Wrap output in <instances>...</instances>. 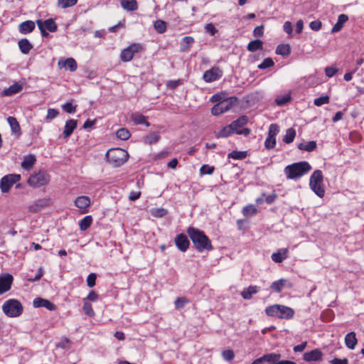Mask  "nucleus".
I'll use <instances>...</instances> for the list:
<instances>
[{
    "instance_id": "1",
    "label": "nucleus",
    "mask_w": 364,
    "mask_h": 364,
    "mask_svg": "<svg viewBox=\"0 0 364 364\" xmlns=\"http://www.w3.org/2000/svg\"><path fill=\"white\" fill-rule=\"evenodd\" d=\"M186 232L198 252H203L204 250L210 251L213 249L211 240L204 231L190 226L187 228Z\"/></svg>"
},
{
    "instance_id": "2",
    "label": "nucleus",
    "mask_w": 364,
    "mask_h": 364,
    "mask_svg": "<svg viewBox=\"0 0 364 364\" xmlns=\"http://www.w3.org/2000/svg\"><path fill=\"white\" fill-rule=\"evenodd\" d=\"M311 168L308 161H302L287 166L284 169V172L287 179L297 180L307 174Z\"/></svg>"
},
{
    "instance_id": "3",
    "label": "nucleus",
    "mask_w": 364,
    "mask_h": 364,
    "mask_svg": "<svg viewBox=\"0 0 364 364\" xmlns=\"http://www.w3.org/2000/svg\"><path fill=\"white\" fill-rule=\"evenodd\" d=\"M265 314L268 316L289 320L294 317V311L289 306L281 304H273L265 309Z\"/></svg>"
},
{
    "instance_id": "4",
    "label": "nucleus",
    "mask_w": 364,
    "mask_h": 364,
    "mask_svg": "<svg viewBox=\"0 0 364 364\" xmlns=\"http://www.w3.org/2000/svg\"><path fill=\"white\" fill-rule=\"evenodd\" d=\"M106 158L112 166L119 167L128 160L129 154L121 148L111 149L107 151Z\"/></svg>"
},
{
    "instance_id": "5",
    "label": "nucleus",
    "mask_w": 364,
    "mask_h": 364,
    "mask_svg": "<svg viewBox=\"0 0 364 364\" xmlns=\"http://www.w3.org/2000/svg\"><path fill=\"white\" fill-rule=\"evenodd\" d=\"M2 311L6 316L15 318L22 314L23 307L18 299H9L4 302Z\"/></svg>"
},
{
    "instance_id": "6",
    "label": "nucleus",
    "mask_w": 364,
    "mask_h": 364,
    "mask_svg": "<svg viewBox=\"0 0 364 364\" xmlns=\"http://www.w3.org/2000/svg\"><path fill=\"white\" fill-rule=\"evenodd\" d=\"M323 176L321 170H316L313 172L309 179V186L313 192L319 198L325 195L323 186Z\"/></svg>"
},
{
    "instance_id": "7",
    "label": "nucleus",
    "mask_w": 364,
    "mask_h": 364,
    "mask_svg": "<svg viewBox=\"0 0 364 364\" xmlns=\"http://www.w3.org/2000/svg\"><path fill=\"white\" fill-rule=\"evenodd\" d=\"M50 181V174L45 170H39L29 176L27 183L33 188H39L48 185Z\"/></svg>"
},
{
    "instance_id": "8",
    "label": "nucleus",
    "mask_w": 364,
    "mask_h": 364,
    "mask_svg": "<svg viewBox=\"0 0 364 364\" xmlns=\"http://www.w3.org/2000/svg\"><path fill=\"white\" fill-rule=\"evenodd\" d=\"M144 50V47L141 43H132L121 51L119 55L120 60L124 63L129 62L133 59L135 54L141 53Z\"/></svg>"
},
{
    "instance_id": "9",
    "label": "nucleus",
    "mask_w": 364,
    "mask_h": 364,
    "mask_svg": "<svg viewBox=\"0 0 364 364\" xmlns=\"http://www.w3.org/2000/svg\"><path fill=\"white\" fill-rule=\"evenodd\" d=\"M237 98L235 97L223 100L215 104L211 109V113L214 116H219L227 111L230 110L237 102Z\"/></svg>"
},
{
    "instance_id": "10",
    "label": "nucleus",
    "mask_w": 364,
    "mask_h": 364,
    "mask_svg": "<svg viewBox=\"0 0 364 364\" xmlns=\"http://www.w3.org/2000/svg\"><path fill=\"white\" fill-rule=\"evenodd\" d=\"M21 180V175L13 173L3 176L0 180V189L2 193H8L14 184Z\"/></svg>"
},
{
    "instance_id": "11",
    "label": "nucleus",
    "mask_w": 364,
    "mask_h": 364,
    "mask_svg": "<svg viewBox=\"0 0 364 364\" xmlns=\"http://www.w3.org/2000/svg\"><path fill=\"white\" fill-rule=\"evenodd\" d=\"M37 26L41 31V35L44 37L48 36L47 30L50 32H55L58 30V26L53 18H48L46 21L38 19L36 21Z\"/></svg>"
},
{
    "instance_id": "12",
    "label": "nucleus",
    "mask_w": 364,
    "mask_h": 364,
    "mask_svg": "<svg viewBox=\"0 0 364 364\" xmlns=\"http://www.w3.org/2000/svg\"><path fill=\"white\" fill-rule=\"evenodd\" d=\"M279 132V127L277 124H271L269 127L267 137L264 141L267 149H273L277 144L276 136Z\"/></svg>"
},
{
    "instance_id": "13",
    "label": "nucleus",
    "mask_w": 364,
    "mask_h": 364,
    "mask_svg": "<svg viewBox=\"0 0 364 364\" xmlns=\"http://www.w3.org/2000/svg\"><path fill=\"white\" fill-rule=\"evenodd\" d=\"M223 75V71L220 68L213 66L210 69L205 71L203 75V80L205 82L210 83L220 80Z\"/></svg>"
},
{
    "instance_id": "14",
    "label": "nucleus",
    "mask_w": 364,
    "mask_h": 364,
    "mask_svg": "<svg viewBox=\"0 0 364 364\" xmlns=\"http://www.w3.org/2000/svg\"><path fill=\"white\" fill-rule=\"evenodd\" d=\"M14 282V277L11 274H5L0 276V295L9 291L11 289Z\"/></svg>"
},
{
    "instance_id": "15",
    "label": "nucleus",
    "mask_w": 364,
    "mask_h": 364,
    "mask_svg": "<svg viewBox=\"0 0 364 364\" xmlns=\"http://www.w3.org/2000/svg\"><path fill=\"white\" fill-rule=\"evenodd\" d=\"M174 243L178 250L182 252H186L190 247V241L183 233L176 235L174 238Z\"/></svg>"
},
{
    "instance_id": "16",
    "label": "nucleus",
    "mask_w": 364,
    "mask_h": 364,
    "mask_svg": "<svg viewBox=\"0 0 364 364\" xmlns=\"http://www.w3.org/2000/svg\"><path fill=\"white\" fill-rule=\"evenodd\" d=\"M75 205L80 210L82 214L88 213V208L91 205V200L89 196H80L74 200Z\"/></svg>"
},
{
    "instance_id": "17",
    "label": "nucleus",
    "mask_w": 364,
    "mask_h": 364,
    "mask_svg": "<svg viewBox=\"0 0 364 364\" xmlns=\"http://www.w3.org/2000/svg\"><path fill=\"white\" fill-rule=\"evenodd\" d=\"M33 305L35 308L45 307L48 310L55 311L56 306L48 299L43 298H36L33 301Z\"/></svg>"
},
{
    "instance_id": "18",
    "label": "nucleus",
    "mask_w": 364,
    "mask_h": 364,
    "mask_svg": "<svg viewBox=\"0 0 364 364\" xmlns=\"http://www.w3.org/2000/svg\"><path fill=\"white\" fill-rule=\"evenodd\" d=\"M323 353L319 349H314L311 351L306 352L303 355V358L307 362L318 361L322 359Z\"/></svg>"
},
{
    "instance_id": "19",
    "label": "nucleus",
    "mask_w": 364,
    "mask_h": 364,
    "mask_svg": "<svg viewBox=\"0 0 364 364\" xmlns=\"http://www.w3.org/2000/svg\"><path fill=\"white\" fill-rule=\"evenodd\" d=\"M58 65L60 68H65L71 72H74L77 68V65L75 60L73 58H68L65 60H60L58 61Z\"/></svg>"
},
{
    "instance_id": "20",
    "label": "nucleus",
    "mask_w": 364,
    "mask_h": 364,
    "mask_svg": "<svg viewBox=\"0 0 364 364\" xmlns=\"http://www.w3.org/2000/svg\"><path fill=\"white\" fill-rule=\"evenodd\" d=\"M77 126V121L76 119H69L66 121L64 130L63 132L65 139L68 138L76 129Z\"/></svg>"
},
{
    "instance_id": "21",
    "label": "nucleus",
    "mask_w": 364,
    "mask_h": 364,
    "mask_svg": "<svg viewBox=\"0 0 364 364\" xmlns=\"http://www.w3.org/2000/svg\"><path fill=\"white\" fill-rule=\"evenodd\" d=\"M23 90V85L20 82H15L10 85L8 88L4 90L1 93L2 96H11L20 92Z\"/></svg>"
},
{
    "instance_id": "22",
    "label": "nucleus",
    "mask_w": 364,
    "mask_h": 364,
    "mask_svg": "<svg viewBox=\"0 0 364 364\" xmlns=\"http://www.w3.org/2000/svg\"><path fill=\"white\" fill-rule=\"evenodd\" d=\"M289 250L287 248L279 249L277 252H274L271 258L276 263H281L288 257Z\"/></svg>"
},
{
    "instance_id": "23",
    "label": "nucleus",
    "mask_w": 364,
    "mask_h": 364,
    "mask_svg": "<svg viewBox=\"0 0 364 364\" xmlns=\"http://www.w3.org/2000/svg\"><path fill=\"white\" fill-rule=\"evenodd\" d=\"M35 23L33 21L28 20L21 23L18 26V31L22 34L31 33L35 28Z\"/></svg>"
},
{
    "instance_id": "24",
    "label": "nucleus",
    "mask_w": 364,
    "mask_h": 364,
    "mask_svg": "<svg viewBox=\"0 0 364 364\" xmlns=\"http://www.w3.org/2000/svg\"><path fill=\"white\" fill-rule=\"evenodd\" d=\"M248 122V118L245 115H242L237 118L236 120L233 121L230 125L233 130L234 132L237 133V131H239L240 129L245 125H246Z\"/></svg>"
},
{
    "instance_id": "25",
    "label": "nucleus",
    "mask_w": 364,
    "mask_h": 364,
    "mask_svg": "<svg viewBox=\"0 0 364 364\" xmlns=\"http://www.w3.org/2000/svg\"><path fill=\"white\" fill-rule=\"evenodd\" d=\"M36 162V156L33 154H28L24 156L22 162L21 167L26 171H29L33 168Z\"/></svg>"
},
{
    "instance_id": "26",
    "label": "nucleus",
    "mask_w": 364,
    "mask_h": 364,
    "mask_svg": "<svg viewBox=\"0 0 364 364\" xmlns=\"http://www.w3.org/2000/svg\"><path fill=\"white\" fill-rule=\"evenodd\" d=\"M122 8L127 11H134L138 9L136 0H119Z\"/></svg>"
},
{
    "instance_id": "27",
    "label": "nucleus",
    "mask_w": 364,
    "mask_h": 364,
    "mask_svg": "<svg viewBox=\"0 0 364 364\" xmlns=\"http://www.w3.org/2000/svg\"><path fill=\"white\" fill-rule=\"evenodd\" d=\"M358 343V340L356 338V335L355 332L348 333L345 336V343L348 348L353 350L355 348L356 344Z\"/></svg>"
},
{
    "instance_id": "28",
    "label": "nucleus",
    "mask_w": 364,
    "mask_h": 364,
    "mask_svg": "<svg viewBox=\"0 0 364 364\" xmlns=\"http://www.w3.org/2000/svg\"><path fill=\"white\" fill-rule=\"evenodd\" d=\"M348 16L346 14H340L338 18V21L333 26L331 29V33H337L340 31L343 27L344 23L348 21Z\"/></svg>"
},
{
    "instance_id": "29",
    "label": "nucleus",
    "mask_w": 364,
    "mask_h": 364,
    "mask_svg": "<svg viewBox=\"0 0 364 364\" xmlns=\"http://www.w3.org/2000/svg\"><path fill=\"white\" fill-rule=\"evenodd\" d=\"M130 118L135 124H144L146 127L150 126V124L146 120V117L139 112L132 114Z\"/></svg>"
},
{
    "instance_id": "30",
    "label": "nucleus",
    "mask_w": 364,
    "mask_h": 364,
    "mask_svg": "<svg viewBox=\"0 0 364 364\" xmlns=\"http://www.w3.org/2000/svg\"><path fill=\"white\" fill-rule=\"evenodd\" d=\"M259 291V287L257 286H249L247 289H245L241 292V296L244 299L249 300L252 299V295L257 294Z\"/></svg>"
},
{
    "instance_id": "31",
    "label": "nucleus",
    "mask_w": 364,
    "mask_h": 364,
    "mask_svg": "<svg viewBox=\"0 0 364 364\" xmlns=\"http://www.w3.org/2000/svg\"><path fill=\"white\" fill-rule=\"evenodd\" d=\"M48 200L46 199H41L35 201L32 205L28 207V209L31 212L38 213L43 208L48 205Z\"/></svg>"
},
{
    "instance_id": "32",
    "label": "nucleus",
    "mask_w": 364,
    "mask_h": 364,
    "mask_svg": "<svg viewBox=\"0 0 364 364\" xmlns=\"http://www.w3.org/2000/svg\"><path fill=\"white\" fill-rule=\"evenodd\" d=\"M7 122L11 127L12 133L19 136L21 134V127L17 119L14 117H9L7 118Z\"/></svg>"
},
{
    "instance_id": "33",
    "label": "nucleus",
    "mask_w": 364,
    "mask_h": 364,
    "mask_svg": "<svg viewBox=\"0 0 364 364\" xmlns=\"http://www.w3.org/2000/svg\"><path fill=\"white\" fill-rule=\"evenodd\" d=\"M194 41V38L192 36H186L183 38L181 41V51L188 52Z\"/></svg>"
},
{
    "instance_id": "34",
    "label": "nucleus",
    "mask_w": 364,
    "mask_h": 364,
    "mask_svg": "<svg viewBox=\"0 0 364 364\" xmlns=\"http://www.w3.org/2000/svg\"><path fill=\"white\" fill-rule=\"evenodd\" d=\"M18 45L21 52L23 54H28L33 48L32 44L26 38L21 39Z\"/></svg>"
},
{
    "instance_id": "35",
    "label": "nucleus",
    "mask_w": 364,
    "mask_h": 364,
    "mask_svg": "<svg viewBox=\"0 0 364 364\" xmlns=\"http://www.w3.org/2000/svg\"><path fill=\"white\" fill-rule=\"evenodd\" d=\"M297 147L299 150L311 152L316 149L317 144L315 141H310L306 144L300 143L298 144Z\"/></svg>"
},
{
    "instance_id": "36",
    "label": "nucleus",
    "mask_w": 364,
    "mask_h": 364,
    "mask_svg": "<svg viewBox=\"0 0 364 364\" xmlns=\"http://www.w3.org/2000/svg\"><path fill=\"white\" fill-rule=\"evenodd\" d=\"M247 48L250 52H255L258 50H262L263 42L259 39L251 41L248 43Z\"/></svg>"
},
{
    "instance_id": "37",
    "label": "nucleus",
    "mask_w": 364,
    "mask_h": 364,
    "mask_svg": "<svg viewBox=\"0 0 364 364\" xmlns=\"http://www.w3.org/2000/svg\"><path fill=\"white\" fill-rule=\"evenodd\" d=\"M287 279H280L273 282L270 285V289L276 293H280L283 287L285 286Z\"/></svg>"
},
{
    "instance_id": "38",
    "label": "nucleus",
    "mask_w": 364,
    "mask_h": 364,
    "mask_svg": "<svg viewBox=\"0 0 364 364\" xmlns=\"http://www.w3.org/2000/svg\"><path fill=\"white\" fill-rule=\"evenodd\" d=\"M258 210L257 207L253 204H248L243 207L242 213L245 217H250L255 215L257 213Z\"/></svg>"
},
{
    "instance_id": "39",
    "label": "nucleus",
    "mask_w": 364,
    "mask_h": 364,
    "mask_svg": "<svg viewBox=\"0 0 364 364\" xmlns=\"http://www.w3.org/2000/svg\"><path fill=\"white\" fill-rule=\"evenodd\" d=\"M92 217L87 215L79 222V228L80 230L85 231L88 229L92 223Z\"/></svg>"
},
{
    "instance_id": "40",
    "label": "nucleus",
    "mask_w": 364,
    "mask_h": 364,
    "mask_svg": "<svg viewBox=\"0 0 364 364\" xmlns=\"http://www.w3.org/2000/svg\"><path fill=\"white\" fill-rule=\"evenodd\" d=\"M296 132L294 128H289L286 131V134L283 138V141L286 144H290L294 141Z\"/></svg>"
},
{
    "instance_id": "41",
    "label": "nucleus",
    "mask_w": 364,
    "mask_h": 364,
    "mask_svg": "<svg viewBox=\"0 0 364 364\" xmlns=\"http://www.w3.org/2000/svg\"><path fill=\"white\" fill-rule=\"evenodd\" d=\"M291 50L289 44H279L276 48L275 53L277 55L287 56L290 54Z\"/></svg>"
},
{
    "instance_id": "42",
    "label": "nucleus",
    "mask_w": 364,
    "mask_h": 364,
    "mask_svg": "<svg viewBox=\"0 0 364 364\" xmlns=\"http://www.w3.org/2000/svg\"><path fill=\"white\" fill-rule=\"evenodd\" d=\"M154 28L158 33H164L166 31L167 23L163 20H157L154 23Z\"/></svg>"
},
{
    "instance_id": "43",
    "label": "nucleus",
    "mask_w": 364,
    "mask_h": 364,
    "mask_svg": "<svg viewBox=\"0 0 364 364\" xmlns=\"http://www.w3.org/2000/svg\"><path fill=\"white\" fill-rule=\"evenodd\" d=\"M247 151H232L228 154L229 159H233L235 160H242L247 157Z\"/></svg>"
},
{
    "instance_id": "44",
    "label": "nucleus",
    "mask_w": 364,
    "mask_h": 364,
    "mask_svg": "<svg viewBox=\"0 0 364 364\" xmlns=\"http://www.w3.org/2000/svg\"><path fill=\"white\" fill-rule=\"evenodd\" d=\"M116 136L119 139L127 140L131 136V134L127 129L120 128L117 131Z\"/></svg>"
},
{
    "instance_id": "45",
    "label": "nucleus",
    "mask_w": 364,
    "mask_h": 364,
    "mask_svg": "<svg viewBox=\"0 0 364 364\" xmlns=\"http://www.w3.org/2000/svg\"><path fill=\"white\" fill-rule=\"evenodd\" d=\"M160 139V135L157 132H151L145 136V141L149 144L156 143Z\"/></svg>"
},
{
    "instance_id": "46",
    "label": "nucleus",
    "mask_w": 364,
    "mask_h": 364,
    "mask_svg": "<svg viewBox=\"0 0 364 364\" xmlns=\"http://www.w3.org/2000/svg\"><path fill=\"white\" fill-rule=\"evenodd\" d=\"M291 100V97L289 94H287L282 96H279L276 98L275 102L279 106H282L288 102H289Z\"/></svg>"
},
{
    "instance_id": "47",
    "label": "nucleus",
    "mask_w": 364,
    "mask_h": 364,
    "mask_svg": "<svg viewBox=\"0 0 364 364\" xmlns=\"http://www.w3.org/2000/svg\"><path fill=\"white\" fill-rule=\"evenodd\" d=\"M77 3V0H58V5L62 9L72 7Z\"/></svg>"
},
{
    "instance_id": "48",
    "label": "nucleus",
    "mask_w": 364,
    "mask_h": 364,
    "mask_svg": "<svg viewBox=\"0 0 364 364\" xmlns=\"http://www.w3.org/2000/svg\"><path fill=\"white\" fill-rule=\"evenodd\" d=\"M274 65L273 60L271 58H267L263 60V61L258 65L257 68L261 70H264L266 68H269L272 67Z\"/></svg>"
},
{
    "instance_id": "49",
    "label": "nucleus",
    "mask_w": 364,
    "mask_h": 364,
    "mask_svg": "<svg viewBox=\"0 0 364 364\" xmlns=\"http://www.w3.org/2000/svg\"><path fill=\"white\" fill-rule=\"evenodd\" d=\"M230 125L224 127L218 134V137H228L233 133Z\"/></svg>"
},
{
    "instance_id": "50",
    "label": "nucleus",
    "mask_w": 364,
    "mask_h": 364,
    "mask_svg": "<svg viewBox=\"0 0 364 364\" xmlns=\"http://www.w3.org/2000/svg\"><path fill=\"white\" fill-rule=\"evenodd\" d=\"M83 311L85 314L90 317H92L95 316V311L92 309V304L88 303L86 301H84L83 302V307H82Z\"/></svg>"
},
{
    "instance_id": "51",
    "label": "nucleus",
    "mask_w": 364,
    "mask_h": 364,
    "mask_svg": "<svg viewBox=\"0 0 364 364\" xmlns=\"http://www.w3.org/2000/svg\"><path fill=\"white\" fill-rule=\"evenodd\" d=\"M188 302L189 301L186 297H178L174 302L175 307L177 309H183Z\"/></svg>"
},
{
    "instance_id": "52",
    "label": "nucleus",
    "mask_w": 364,
    "mask_h": 364,
    "mask_svg": "<svg viewBox=\"0 0 364 364\" xmlns=\"http://www.w3.org/2000/svg\"><path fill=\"white\" fill-rule=\"evenodd\" d=\"M330 98L328 95L321 96L320 97L316 98L314 101V105L317 107H320L323 105H326L329 103Z\"/></svg>"
},
{
    "instance_id": "53",
    "label": "nucleus",
    "mask_w": 364,
    "mask_h": 364,
    "mask_svg": "<svg viewBox=\"0 0 364 364\" xmlns=\"http://www.w3.org/2000/svg\"><path fill=\"white\" fill-rule=\"evenodd\" d=\"M168 211L163 208H154L151 210V213L153 216L156 218H162L167 214Z\"/></svg>"
},
{
    "instance_id": "54",
    "label": "nucleus",
    "mask_w": 364,
    "mask_h": 364,
    "mask_svg": "<svg viewBox=\"0 0 364 364\" xmlns=\"http://www.w3.org/2000/svg\"><path fill=\"white\" fill-rule=\"evenodd\" d=\"M58 114H59V112L57 109H53V108H49L47 111V115L46 117V121L50 122L52 119H53L54 118L57 117L58 116Z\"/></svg>"
},
{
    "instance_id": "55",
    "label": "nucleus",
    "mask_w": 364,
    "mask_h": 364,
    "mask_svg": "<svg viewBox=\"0 0 364 364\" xmlns=\"http://www.w3.org/2000/svg\"><path fill=\"white\" fill-rule=\"evenodd\" d=\"M76 107L77 105H73L71 102H66L63 105L62 108L65 112L73 114L76 112Z\"/></svg>"
},
{
    "instance_id": "56",
    "label": "nucleus",
    "mask_w": 364,
    "mask_h": 364,
    "mask_svg": "<svg viewBox=\"0 0 364 364\" xmlns=\"http://www.w3.org/2000/svg\"><path fill=\"white\" fill-rule=\"evenodd\" d=\"M215 171L214 166H210L208 164L203 165L200 168V172L201 174H212Z\"/></svg>"
},
{
    "instance_id": "57",
    "label": "nucleus",
    "mask_w": 364,
    "mask_h": 364,
    "mask_svg": "<svg viewBox=\"0 0 364 364\" xmlns=\"http://www.w3.org/2000/svg\"><path fill=\"white\" fill-rule=\"evenodd\" d=\"M223 358L228 361H231L235 358V353L232 350L228 349L223 350L222 353Z\"/></svg>"
},
{
    "instance_id": "58",
    "label": "nucleus",
    "mask_w": 364,
    "mask_h": 364,
    "mask_svg": "<svg viewBox=\"0 0 364 364\" xmlns=\"http://www.w3.org/2000/svg\"><path fill=\"white\" fill-rule=\"evenodd\" d=\"M97 276L95 273H90L87 277V284L89 287H93L96 284Z\"/></svg>"
},
{
    "instance_id": "59",
    "label": "nucleus",
    "mask_w": 364,
    "mask_h": 364,
    "mask_svg": "<svg viewBox=\"0 0 364 364\" xmlns=\"http://www.w3.org/2000/svg\"><path fill=\"white\" fill-rule=\"evenodd\" d=\"M309 27L312 31H318L322 27V23L319 20L313 21L309 23Z\"/></svg>"
},
{
    "instance_id": "60",
    "label": "nucleus",
    "mask_w": 364,
    "mask_h": 364,
    "mask_svg": "<svg viewBox=\"0 0 364 364\" xmlns=\"http://www.w3.org/2000/svg\"><path fill=\"white\" fill-rule=\"evenodd\" d=\"M205 30L206 32L209 33L210 36H214L216 33H218V30L212 23L206 24L205 26Z\"/></svg>"
},
{
    "instance_id": "61",
    "label": "nucleus",
    "mask_w": 364,
    "mask_h": 364,
    "mask_svg": "<svg viewBox=\"0 0 364 364\" xmlns=\"http://www.w3.org/2000/svg\"><path fill=\"white\" fill-rule=\"evenodd\" d=\"M181 84H182V81L181 80H169L166 82V86H167V87H168L171 90H174Z\"/></svg>"
},
{
    "instance_id": "62",
    "label": "nucleus",
    "mask_w": 364,
    "mask_h": 364,
    "mask_svg": "<svg viewBox=\"0 0 364 364\" xmlns=\"http://www.w3.org/2000/svg\"><path fill=\"white\" fill-rule=\"evenodd\" d=\"M99 298V295L93 290L90 291L84 301L89 300L90 301H96Z\"/></svg>"
},
{
    "instance_id": "63",
    "label": "nucleus",
    "mask_w": 364,
    "mask_h": 364,
    "mask_svg": "<svg viewBox=\"0 0 364 364\" xmlns=\"http://www.w3.org/2000/svg\"><path fill=\"white\" fill-rule=\"evenodd\" d=\"M264 35V26H259L253 30V36L255 37H262Z\"/></svg>"
},
{
    "instance_id": "64",
    "label": "nucleus",
    "mask_w": 364,
    "mask_h": 364,
    "mask_svg": "<svg viewBox=\"0 0 364 364\" xmlns=\"http://www.w3.org/2000/svg\"><path fill=\"white\" fill-rule=\"evenodd\" d=\"M331 364H348V358H345L343 359L335 358L330 360Z\"/></svg>"
}]
</instances>
